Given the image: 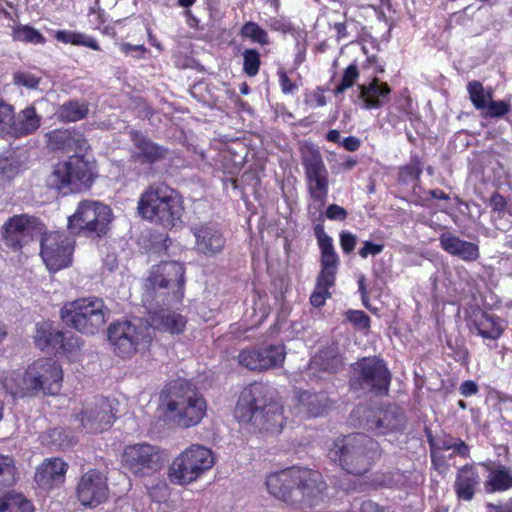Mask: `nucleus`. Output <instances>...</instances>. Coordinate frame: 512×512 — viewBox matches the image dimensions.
Wrapping results in <instances>:
<instances>
[{
  "label": "nucleus",
  "mask_w": 512,
  "mask_h": 512,
  "mask_svg": "<svg viewBox=\"0 0 512 512\" xmlns=\"http://www.w3.org/2000/svg\"><path fill=\"white\" fill-rule=\"evenodd\" d=\"M112 221L109 206L93 200H84L78 204L75 213L68 218V228L75 235L91 239L105 236Z\"/></svg>",
  "instance_id": "nucleus-10"
},
{
  "label": "nucleus",
  "mask_w": 512,
  "mask_h": 512,
  "mask_svg": "<svg viewBox=\"0 0 512 512\" xmlns=\"http://www.w3.org/2000/svg\"><path fill=\"white\" fill-rule=\"evenodd\" d=\"M239 35L261 46L271 44L268 32L264 28H262L258 23L253 21H248L244 23L239 31Z\"/></svg>",
  "instance_id": "nucleus-42"
},
{
  "label": "nucleus",
  "mask_w": 512,
  "mask_h": 512,
  "mask_svg": "<svg viewBox=\"0 0 512 512\" xmlns=\"http://www.w3.org/2000/svg\"><path fill=\"white\" fill-rule=\"evenodd\" d=\"M34 341L40 349L53 348L72 351L80 347L79 338L70 337L67 341L63 332L55 330L50 324H37Z\"/></svg>",
  "instance_id": "nucleus-23"
},
{
  "label": "nucleus",
  "mask_w": 512,
  "mask_h": 512,
  "mask_svg": "<svg viewBox=\"0 0 512 512\" xmlns=\"http://www.w3.org/2000/svg\"><path fill=\"white\" fill-rule=\"evenodd\" d=\"M40 255L51 272L68 267L72 263L75 241L64 233L52 231L41 238Z\"/></svg>",
  "instance_id": "nucleus-18"
},
{
  "label": "nucleus",
  "mask_w": 512,
  "mask_h": 512,
  "mask_svg": "<svg viewBox=\"0 0 512 512\" xmlns=\"http://www.w3.org/2000/svg\"><path fill=\"white\" fill-rule=\"evenodd\" d=\"M17 474L15 459L10 455L0 454V492L16 483Z\"/></svg>",
  "instance_id": "nucleus-41"
},
{
  "label": "nucleus",
  "mask_w": 512,
  "mask_h": 512,
  "mask_svg": "<svg viewBox=\"0 0 512 512\" xmlns=\"http://www.w3.org/2000/svg\"><path fill=\"white\" fill-rule=\"evenodd\" d=\"M148 495L153 501H165L169 496V487L165 481H161L156 485L148 487Z\"/></svg>",
  "instance_id": "nucleus-53"
},
{
  "label": "nucleus",
  "mask_w": 512,
  "mask_h": 512,
  "mask_svg": "<svg viewBox=\"0 0 512 512\" xmlns=\"http://www.w3.org/2000/svg\"><path fill=\"white\" fill-rule=\"evenodd\" d=\"M439 243L440 247L446 253L464 262H475L480 258V248L478 244L461 239L451 232L440 234Z\"/></svg>",
  "instance_id": "nucleus-24"
},
{
  "label": "nucleus",
  "mask_w": 512,
  "mask_h": 512,
  "mask_svg": "<svg viewBox=\"0 0 512 512\" xmlns=\"http://www.w3.org/2000/svg\"><path fill=\"white\" fill-rule=\"evenodd\" d=\"M301 161L305 170L310 196L321 203L328 195L329 174L320 151L311 145L301 149Z\"/></svg>",
  "instance_id": "nucleus-17"
},
{
  "label": "nucleus",
  "mask_w": 512,
  "mask_h": 512,
  "mask_svg": "<svg viewBox=\"0 0 512 512\" xmlns=\"http://www.w3.org/2000/svg\"><path fill=\"white\" fill-rule=\"evenodd\" d=\"M474 326L478 335L485 339L496 340L504 331L501 319L485 312L475 318Z\"/></svg>",
  "instance_id": "nucleus-37"
},
{
  "label": "nucleus",
  "mask_w": 512,
  "mask_h": 512,
  "mask_svg": "<svg viewBox=\"0 0 512 512\" xmlns=\"http://www.w3.org/2000/svg\"><path fill=\"white\" fill-rule=\"evenodd\" d=\"M298 401L300 411L308 417L323 416L331 406V401L324 392L303 391L299 394Z\"/></svg>",
  "instance_id": "nucleus-33"
},
{
  "label": "nucleus",
  "mask_w": 512,
  "mask_h": 512,
  "mask_svg": "<svg viewBox=\"0 0 512 512\" xmlns=\"http://www.w3.org/2000/svg\"><path fill=\"white\" fill-rule=\"evenodd\" d=\"M361 107L366 110L378 109L390 101L391 88L385 82L374 78L368 84L358 85Z\"/></svg>",
  "instance_id": "nucleus-25"
},
{
  "label": "nucleus",
  "mask_w": 512,
  "mask_h": 512,
  "mask_svg": "<svg viewBox=\"0 0 512 512\" xmlns=\"http://www.w3.org/2000/svg\"><path fill=\"white\" fill-rule=\"evenodd\" d=\"M44 225L38 218L28 214L14 215L8 218L1 227L2 241L14 252L20 251L41 234Z\"/></svg>",
  "instance_id": "nucleus-15"
},
{
  "label": "nucleus",
  "mask_w": 512,
  "mask_h": 512,
  "mask_svg": "<svg viewBox=\"0 0 512 512\" xmlns=\"http://www.w3.org/2000/svg\"><path fill=\"white\" fill-rule=\"evenodd\" d=\"M108 309L98 297L80 298L66 303L61 309V319L80 333L94 335L106 324Z\"/></svg>",
  "instance_id": "nucleus-7"
},
{
  "label": "nucleus",
  "mask_w": 512,
  "mask_h": 512,
  "mask_svg": "<svg viewBox=\"0 0 512 512\" xmlns=\"http://www.w3.org/2000/svg\"><path fill=\"white\" fill-rule=\"evenodd\" d=\"M215 464L213 452L205 446L193 444L176 456L168 468V479L174 485L186 486Z\"/></svg>",
  "instance_id": "nucleus-9"
},
{
  "label": "nucleus",
  "mask_w": 512,
  "mask_h": 512,
  "mask_svg": "<svg viewBox=\"0 0 512 512\" xmlns=\"http://www.w3.org/2000/svg\"><path fill=\"white\" fill-rule=\"evenodd\" d=\"M334 285H325L320 284L319 278H316V286L315 290L312 292L310 296V303L312 306L316 308L322 307L326 300L331 297V293L329 292V289L332 288Z\"/></svg>",
  "instance_id": "nucleus-49"
},
{
  "label": "nucleus",
  "mask_w": 512,
  "mask_h": 512,
  "mask_svg": "<svg viewBox=\"0 0 512 512\" xmlns=\"http://www.w3.org/2000/svg\"><path fill=\"white\" fill-rule=\"evenodd\" d=\"M185 268L177 261H162L153 266L146 279L143 302L148 307L175 305L184 296Z\"/></svg>",
  "instance_id": "nucleus-4"
},
{
  "label": "nucleus",
  "mask_w": 512,
  "mask_h": 512,
  "mask_svg": "<svg viewBox=\"0 0 512 512\" xmlns=\"http://www.w3.org/2000/svg\"><path fill=\"white\" fill-rule=\"evenodd\" d=\"M13 128V106L0 101V135L12 136Z\"/></svg>",
  "instance_id": "nucleus-47"
},
{
  "label": "nucleus",
  "mask_w": 512,
  "mask_h": 512,
  "mask_svg": "<svg viewBox=\"0 0 512 512\" xmlns=\"http://www.w3.org/2000/svg\"><path fill=\"white\" fill-rule=\"evenodd\" d=\"M14 38L18 41L33 44H43L45 42L44 36L30 26H23L15 30Z\"/></svg>",
  "instance_id": "nucleus-48"
},
{
  "label": "nucleus",
  "mask_w": 512,
  "mask_h": 512,
  "mask_svg": "<svg viewBox=\"0 0 512 512\" xmlns=\"http://www.w3.org/2000/svg\"><path fill=\"white\" fill-rule=\"evenodd\" d=\"M278 76L280 87L284 94L292 93L297 88V86L290 80V78L287 76V73L284 70H279Z\"/></svg>",
  "instance_id": "nucleus-61"
},
{
  "label": "nucleus",
  "mask_w": 512,
  "mask_h": 512,
  "mask_svg": "<svg viewBox=\"0 0 512 512\" xmlns=\"http://www.w3.org/2000/svg\"><path fill=\"white\" fill-rule=\"evenodd\" d=\"M172 305H161L159 307H147L149 313L152 314V324L155 328L169 332L171 334L181 333L186 325V319L179 313L164 309L165 307H171Z\"/></svg>",
  "instance_id": "nucleus-31"
},
{
  "label": "nucleus",
  "mask_w": 512,
  "mask_h": 512,
  "mask_svg": "<svg viewBox=\"0 0 512 512\" xmlns=\"http://www.w3.org/2000/svg\"><path fill=\"white\" fill-rule=\"evenodd\" d=\"M41 124V116L37 114L34 106L26 107L17 115L13 111L12 136L20 137L34 133Z\"/></svg>",
  "instance_id": "nucleus-34"
},
{
  "label": "nucleus",
  "mask_w": 512,
  "mask_h": 512,
  "mask_svg": "<svg viewBox=\"0 0 512 512\" xmlns=\"http://www.w3.org/2000/svg\"><path fill=\"white\" fill-rule=\"evenodd\" d=\"M490 207L494 212H498L499 214L503 213L507 208V201L498 192H494L489 201Z\"/></svg>",
  "instance_id": "nucleus-59"
},
{
  "label": "nucleus",
  "mask_w": 512,
  "mask_h": 512,
  "mask_svg": "<svg viewBox=\"0 0 512 512\" xmlns=\"http://www.w3.org/2000/svg\"><path fill=\"white\" fill-rule=\"evenodd\" d=\"M74 46H84L91 48L95 51H100L101 48L96 41V39L90 35H87L82 32L75 31V40H74Z\"/></svg>",
  "instance_id": "nucleus-55"
},
{
  "label": "nucleus",
  "mask_w": 512,
  "mask_h": 512,
  "mask_svg": "<svg viewBox=\"0 0 512 512\" xmlns=\"http://www.w3.org/2000/svg\"><path fill=\"white\" fill-rule=\"evenodd\" d=\"M120 50L125 54H132L136 58H141L147 51L144 45H133L130 43H123L120 46Z\"/></svg>",
  "instance_id": "nucleus-60"
},
{
  "label": "nucleus",
  "mask_w": 512,
  "mask_h": 512,
  "mask_svg": "<svg viewBox=\"0 0 512 512\" xmlns=\"http://www.w3.org/2000/svg\"><path fill=\"white\" fill-rule=\"evenodd\" d=\"M167 390L164 401L166 418L182 428L198 425L206 415L204 397L183 379L171 383Z\"/></svg>",
  "instance_id": "nucleus-6"
},
{
  "label": "nucleus",
  "mask_w": 512,
  "mask_h": 512,
  "mask_svg": "<svg viewBox=\"0 0 512 512\" xmlns=\"http://www.w3.org/2000/svg\"><path fill=\"white\" fill-rule=\"evenodd\" d=\"M285 358L286 347L283 343L255 345L242 349L237 355L240 366L256 372L279 368Z\"/></svg>",
  "instance_id": "nucleus-16"
},
{
  "label": "nucleus",
  "mask_w": 512,
  "mask_h": 512,
  "mask_svg": "<svg viewBox=\"0 0 512 512\" xmlns=\"http://www.w3.org/2000/svg\"><path fill=\"white\" fill-rule=\"evenodd\" d=\"M423 171V163L419 156L412 155L410 162L399 168L398 180L402 184H409L419 179Z\"/></svg>",
  "instance_id": "nucleus-43"
},
{
  "label": "nucleus",
  "mask_w": 512,
  "mask_h": 512,
  "mask_svg": "<svg viewBox=\"0 0 512 512\" xmlns=\"http://www.w3.org/2000/svg\"><path fill=\"white\" fill-rule=\"evenodd\" d=\"M329 458L352 475H364L381 458L378 441L364 433H353L334 441Z\"/></svg>",
  "instance_id": "nucleus-3"
},
{
  "label": "nucleus",
  "mask_w": 512,
  "mask_h": 512,
  "mask_svg": "<svg viewBox=\"0 0 512 512\" xmlns=\"http://www.w3.org/2000/svg\"><path fill=\"white\" fill-rule=\"evenodd\" d=\"M93 180L90 163L83 156L73 155L53 167L46 179V185L67 195L88 189Z\"/></svg>",
  "instance_id": "nucleus-8"
},
{
  "label": "nucleus",
  "mask_w": 512,
  "mask_h": 512,
  "mask_svg": "<svg viewBox=\"0 0 512 512\" xmlns=\"http://www.w3.org/2000/svg\"><path fill=\"white\" fill-rule=\"evenodd\" d=\"M353 413L357 417L359 425L375 436L403 432L407 424L405 413L396 405H360Z\"/></svg>",
  "instance_id": "nucleus-11"
},
{
  "label": "nucleus",
  "mask_w": 512,
  "mask_h": 512,
  "mask_svg": "<svg viewBox=\"0 0 512 512\" xmlns=\"http://www.w3.org/2000/svg\"><path fill=\"white\" fill-rule=\"evenodd\" d=\"M467 91L474 108L479 111L483 110L487 106L486 103L493 97L492 88L485 89L483 84L477 80L468 82Z\"/></svg>",
  "instance_id": "nucleus-39"
},
{
  "label": "nucleus",
  "mask_w": 512,
  "mask_h": 512,
  "mask_svg": "<svg viewBox=\"0 0 512 512\" xmlns=\"http://www.w3.org/2000/svg\"><path fill=\"white\" fill-rule=\"evenodd\" d=\"M345 319L358 330H368L370 327V317L360 310L346 311Z\"/></svg>",
  "instance_id": "nucleus-50"
},
{
  "label": "nucleus",
  "mask_w": 512,
  "mask_h": 512,
  "mask_svg": "<svg viewBox=\"0 0 512 512\" xmlns=\"http://www.w3.org/2000/svg\"><path fill=\"white\" fill-rule=\"evenodd\" d=\"M359 77V69L356 64H350L343 72L340 83L335 87L334 94L337 96L351 88Z\"/></svg>",
  "instance_id": "nucleus-46"
},
{
  "label": "nucleus",
  "mask_w": 512,
  "mask_h": 512,
  "mask_svg": "<svg viewBox=\"0 0 512 512\" xmlns=\"http://www.w3.org/2000/svg\"><path fill=\"white\" fill-rule=\"evenodd\" d=\"M31 503L21 494L6 493L0 497V512H32Z\"/></svg>",
  "instance_id": "nucleus-40"
},
{
  "label": "nucleus",
  "mask_w": 512,
  "mask_h": 512,
  "mask_svg": "<svg viewBox=\"0 0 512 512\" xmlns=\"http://www.w3.org/2000/svg\"><path fill=\"white\" fill-rule=\"evenodd\" d=\"M243 56V72L249 77H254L258 74L261 60L260 53L253 48H247L242 53Z\"/></svg>",
  "instance_id": "nucleus-45"
},
{
  "label": "nucleus",
  "mask_w": 512,
  "mask_h": 512,
  "mask_svg": "<svg viewBox=\"0 0 512 512\" xmlns=\"http://www.w3.org/2000/svg\"><path fill=\"white\" fill-rule=\"evenodd\" d=\"M481 110L483 118H502L511 111V103L504 100H489Z\"/></svg>",
  "instance_id": "nucleus-44"
},
{
  "label": "nucleus",
  "mask_w": 512,
  "mask_h": 512,
  "mask_svg": "<svg viewBox=\"0 0 512 512\" xmlns=\"http://www.w3.org/2000/svg\"><path fill=\"white\" fill-rule=\"evenodd\" d=\"M32 374V366L30 364L23 373L13 371L6 376L3 386L13 397L37 396L39 393Z\"/></svg>",
  "instance_id": "nucleus-29"
},
{
  "label": "nucleus",
  "mask_w": 512,
  "mask_h": 512,
  "mask_svg": "<svg viewBox=\"0 0 512 512\" xmlns=\"http://www.w3.org/2000/svg\"><path fill=\"white\" fill-rule=\"evenodd\" d=\"M270 495L293 508H311L323 502L327 484L318 471L305 467H290L266 478Z\"/></svg>",
  "instance_id": "nucleus-1"
},
{
  "label": "nucleus",
  "mask_w": 512,
  "mask_h": 512,
  "mask_svg": "<svg viewBox=\"0 0 512 512\" xmlns=\"http://www.w3.org/2000/svg\"><path fill=\"white\" fill-rule=\"evenodd\" d=\"M132 142V158L141 164H154L166 158L167 148L153 142L138 130L128 132Z\"/></svg>",
  "instance_id": "nucleus-21"
},
{
  "label": "nucleus",
  "mask_w": 512,
  "mask_h": 512,
  "mask_svg": "<svg viewBox=\"0 0 512 512\" xmlns=\"http://www.w3.org/2000/svg\"><path fill=\"white\" fill-rule=\"evenodd\" d=\"M196 239V249L198 252L212 257L224 249L226 240L220 228L214 223H204L191 228Z\"/></svg>",
  "instance_id": "nucleus-22"
},
{
  "label": "nucleus",
  "mask_w": 512,
  "mask_h": 512,
  "mask_svg": "<svg viewBox=\"0 0 512 512\" xmlns=\"http://www.w3.org/2000/svg\"><path fill=\"white\" fill-rule=\"evenodd\" d=\"M63 433L64 432L62 430L54 429L50 433V437L55 445H57L61 449H66L70 447L73 444V442L72 439H69L67 436L65 437V439L62 440L61 437Z\"/></svg>",
  "instance_id": "nucleus-62"
},
{
  "label": "nucleus",
  "mask_w": 512,
  "mask_h": 512,
  "mask_svg": "<svg viewBox=\"0 0 512 512\" xmlns=\"http://www.w3.org/2000/svg\"><path fill=\"white\" fill-rule=\"evenodd\" d=\"M481 477L474 465H464L457 470L456 479L453 485L455 494L459 500L466 502L474 498Z\"/></svg>",
  "instance_id": "nucleus-30"
},
{
  "label": "nucleus",
  "mask_w": 512,
  "mask_h": 512,
  "mask_svg": "<svg viewBox=\"0 0 512 512\" xmlns=\"http://www.w3.org/2000/svg\"><path fill=\"white\" fill-rule=\"evenodd\" d=\"M384 250L383 244H375L370 241H365L363 247L359 250V255L362 258H367L369 255L376 256Z\"/></svg>",
  "instance_id": "nucleus-58"
},
{
  "label": "nucleus",
  "mask_w": 512,
  "mask_h": 512,
  "mask_svg": "<svg viewBox=\"0 0 512 512\" xmlns=\"http://www.w3.org/2000/svg\"><path fill=\"white\" fill-rule=\"evenodd\" d=\"M265 25L271 30L281 34H293L295 29L290 21L284 17H269Z\"/></svg>",
  "instance_id": "nucleus-51"
},
{
  "label": "nucleus",
  "mask_w": 512,
  "mask_h": 512,
  "mask_svg": "<svg viewBox=\"0 0 512 512\" xmlns=\"http://www.w3.org/2000/svg\"><path fill=\"white\" fill-rule=\"evenodd\" d=\"M360 512H392L389 508L381 507L377 503L366 500L360 506Z\"/></svg>",
  "instance_id": "nucleus-64"
},
{
  "label": "nucleus",
  "mask_w": 512,
  "mask_h": 512,
  "mask_svg": "<svg viewBox=\"0 0 512 512\" xmlns=\"http://www.w3.org/2000/svg\"><path fill=\"white\" fill-rule=\"evenodd\" d=\"M39 82L40 78L29 72L16 71L13 74V83L19 87L22 86L28 89H36Z\"/></svg>",
  "instance_id": "nucleus-52"
},
{
  "label": "nucleus",
  "mask_w": 512,
  "mask_h": 512,
  "mask_svg": "<svg viewBox=\"0 0 512 512\" xmlns=\"http://www.w3.org/2000/svg\"><path fill=\"white\" fill-rule=\"evenodd\" d=\"M16 175V168L6 159L0 160V185L5 186Z\"/></svg>",
  "instance_id": "nucleus-54"
},
{
  "label": "nucleus",
  "mask_w": 512,
  "mask_h": 512,
  "mask_svg": "<svg viewBox=\"0 0 512 512\" xmlns=\"http://www.w3.org/2000/svg\"><path fill=\"white\" fill-rule=\"evenodd\" d=\"M139 215L164 228H173L181 222L184 206L181 196L164 184L150 185L139 197Z\"/></svg>",
  "instance_id": "nucleus-5"
},
{
  "label": "nucleus",
  "mask_w": 512,
  "mask_h": 512,
  "mask_svg": "<svg viewBox=\"0 0 512 512\" xmlns=\"http://www.w3.org/2000/svg\"><path fill=\"white\" fill-rule=\"evenodd\" d=\"M484 485L488 493L509 490L512 488V471L504 465H499L489 471Z\"/></svg>",
  "instance_id": "nucleus-38"
},
{
  "label": "nucleus",
  "mask_w": 512,
  "mask_h": 512,
  "mask_svg": "<svg viewBox=\"0 0 512 512\" xmlns=\"http://www.w3.org/2000/svg\"><path fill=\"white\" fill-rule=\"evenodd\" d=\"M36 371H39V377L43 382V394L55 395L61 387L63 381V371L61 366L51 358H40L32 363Z\"/></svg>",
  "instance_id": "nucleus-27"
},
{
  "label": "nucleus",
  "mask_w": 512,
  "mask_h": 512,
  "mask_svg": "<svg viewBox=\"0 0 512 512\" xmlns=\"http://www.w3.org/2000/svg\"><path fill=\"white\" fill-rule=\"evenodd\" d=\"M357 238L351 232H341L340 234V245L344 253H351L356 246Z\"/></svg>",
  "instance_id": "nucleus-57"
},
{
  "label": "nucleus",
  "mask_w": 512,
  "mask_h": 512,
  "mask_svg": "<svg viewBox=\"0 0 512 512\" xmlns=\"http://www.w3.org/2000/svg\"><path fill=\"white\" fill-rule=\"evenodd\" d=\"M320 272L318 274L320 284L335 285L336 275L340 265V258L333 243L319 247Z\"/></svg>",
  "instance_id": "nucleus-32"
},
{
  "label": "nucleus",
  "mask_w": 512,
  "mask_h": 512,
  "mask_svg": "<svg viewBox=\"0 0 512 512\" xmlns=\"http://www.w3.org/2000/svg\"><path fill=\"white\" fill-rule=\"evenodd\" d=\"M67 469L68 464L62 459H47L37 468L35 481L40 487L51 489L64 482Z\"/></svg>",
  "instance_id": "nucleus-28"
},
{
  "label": "nucleus",
  "mask_w": 512,
  "mask_h": 512,
  "mask_svg": "<svg viewBox=\"0 0 512 512\" xmlns=\"http://www.w3.org/2000/svg\"><path fill=\"white\" fill-rule=\"evenodd\" d=\"M350 386L375 394H387L391 382V373L386 363L378 357H363L352 365Z\"/></svg>",
  "instance_id": "nucleus-12"
},
{
  "label": "nucleus",
  "mask_w": 512,
  "mask_h": 512,
  "mask_svg": "<svg viewBox=\"0 0 512 512\" xmlns=\"http://www.w3.org/2000/svg\"><path fill=\"white\" fill-rule=\"evenodd\" d=\"M234 415L259 430L280 432L283 427L282 405L273 400L271 388L263 383L250 384L241 391Z\"/></svg>",
  "instance_id": "nucleus-2"
},
{
  "label": "nucleus",
  "mask_w": 512,
  "mask_h": 512,
  "mask_svg": "<svg viewBox=\"0 0 512 512\" xmlns=\"http://www.w3.org/2000/svg\"><path fill=\"white\" fill-rule=\"evenodd\" d=\"M312 369L335 373L342 368V359L337 347H324L310 361Z\"/></svg>",
  "instance_id": "nucleus-35"
},
{
  "label": "nucleus",
  "mask_w": 512,
  "mask_h": 512,
  "mask_svg": "<svg viewBox=\"0 0 512 512\" xmlns=\"http://www.w3.org/2000/svg\"><path fill=\"white\" fill-rule=\"evenodd\" d=\"M166 456L165 451L157 445L136 443L125 447L122 463L134 476L147 477L162 469Z\"/></svg>",
  "instance_id": "nucleus-13"
},
{
  "label": "nucleus",
  "mask_w": 512,
  "mask_h": 512,
  "mask_svg": "<svg viewBox=\"0 0 512 512\" xmlns=\"http://www.w3.org/2000/svg\"><path fill=\"white\" fill-rule=\"evenodd\" d=\"M88 113L89 106L86 101L69 100L58 107L55 115L59 121L71 123L85 119Z\"/></svg>",
  "instance_id": "nucleus-36"
},
{
  "label": "nucleus",
  "mask_w": 512,
  "mask_h": 512,
  "mask_svg": "<svg viewBox=\"0 0 512 512\" xmlns=\"http://www.w3.org/2000/svg\"><path fill=\"white\" fill-rule=\"evenodd\" d=\"M79 502L86 507H96L108 497L106 478L97 469H90L83 474L77 485Z\"/></svg>",
  "instance_id": "nucleus-20"
},
{
  "label": "nucleus",
  "mask_w": 512,
  "mask_h": 512,
  "mask_svg": "<svg viewBox=\"0 0 512 512\" xmlns=\"http://www.w3.org/2000/svg\"><path fill=\"white\" fill-rule=\"evenodd\" d=\"M48 146L53 150L84 151L88 141L77 129H55L46 134Z\"/></svg>",
  "instance_id": "nucleus-26"
},
{
  "label": "nucleus",
  "mask_w": 512,
  "mask_h": 512,
  "mask_svg": "<svg viewBox=\"0 0 512 512\" xmlns=\"http://www.w3.org/2000/svg\"><path fill=\"white\" fill-rule=\"evenodd\" d=\"M76 418L87 432L99 433L110 428L115 417L110 401L105 397H95L84 404Z\"/></svg>",
  "instance_id": "nucleus-19"
},
{
  "label": "nucleus",
  "mask_w": 512,
  "mask_h": 512,
  "mask_svg": "<svg viewBox=\"0 0 512 512\" xmlns=\"http://www.w3.org/2000/svg\"><path fill=\"white\" fill-rule=\"evenodd\" d=\"M325 215L333 221H344L347 218L348 212L340 205L330 204L326 209Z\"/></svg>",
  "instance_id": "nucleus-56"
},
{
  "label": "nucleus",
  "mask_w": 512,
  "mask_h": 512,
  "mask_svg": "<svg viewBox=\"0 0 512 512\" xmlns=\"http://www.w3.org/2000/svg\"><path fill=\"white\" fill-rule=\"evenodd\" d=\"M150 328L140 321H118L108 328V340L121 357H128L151 342Z\"/></svg>",
  "instance_id": "nucleus-14"
},
{
  "label": "nucleus",
  "mask_w": 512,
  "mask_h": 512,
  "mask_svg": "<svg viewBox=\"0 0 512 512\" xmlns=\"http://www.w3.org/2000/svg\"><path fill=\"white\" fill-rule=\"evenodd\" d=\"M314 234L319 247L333 243L332 238L326 234L324 227L321 224H317L314 227Z\"/></svg>",
  "instance_id": "nucleus-63"
}]
</instances>
